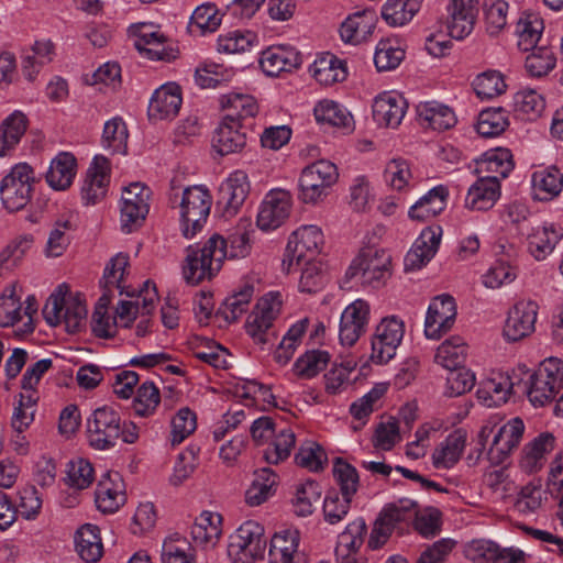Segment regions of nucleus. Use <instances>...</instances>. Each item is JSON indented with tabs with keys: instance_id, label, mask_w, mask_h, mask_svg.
Here are the masks:
<instances>
[{
	"instance_id": "39448f33",
	"label": "nucleus",
	"mask_w": 563,
	"mask_h": 563,
	"mask_svg": "<svg viewBox=\"0 0 563 563\" xmlns=\"http://www.w3.org/2000/svg\"><path fill=\"white\" fill-rule=\"evenodd\" d=\"M35 183L34 169L29 164H15L0 181V199L4 209L15 212L25 208Z\"/></svg>"
},
{
	"instance_id": "a19ab883",
	"label": "nucleus",
	"mask_w": 563,
	"mask_h": 563,
	"mask_svg": "<svg viewBox=\"0 0 563 563\" xmlns=\"http://www.w3.org/2000/svg\"><path fill=\"white\" fill-rule=\"evenodd\" d=\"M531 181L533 198L540 201L553 199L561 192L563 187V176L556 168L534 172Z\"/></svg>"
},
{
	"instance_id": "aec40b11",
	"label": "nucleus",
	"mask_w": 563,
	"mask_h": 563,
	"mask_svg": "<svg viewBox=\"0 0 563 563\" xmlns=\"http://www.w3.org/2000/svg\"><path fill=\"white\" fill-rule=\"evenodd\" d=\"M448 30L451 37L463 40L472 33L478 14V0H450Z\"/></svg>"
},
{
	"instance_id": "9d476101",
	"label": "nucleus",
	"mask_w": 563,
	"mask_h": 563,
	"mask_svg": "<svg viewBox=\"0 0 563 563\" xmlns=\"http://www.w3.org/2000/svg\"><path fill=\"white\" fill-rule=\"evenodd\" d=\"M389 266L390 255L386 251L367 249L352 262L346 277L360 276L362 284L377 288L389 277Z\"/></svg>"
},
{
	"instance_id": "20e7f679",
	"label": "nucleus",
	"mask_w": 563,
	"mask_h": 563,
	"mask_svg": "<svg viewBox=\"0 0 563 563\" xmlns=\"http://www.w3.org/2000/svg\"><path fill=\"white\" fill-rule=\"evenodd\" d=\"M87 307L78 295H66L59 286L47 299L42 310L45 321L51 327L65 323L70 333L77 332L87 317Z\"/></svg>"
},
{
	"instance_id": "49530a36",
	"label": "nucleus",
	"mask_w": 563,
	"mask_h": 563,
	"mask_svg": "<svg viewBox=\"0 0 563 563\" xmlns=\"http://www.w3.org/2000/svg\"><path fill=\"white\" fill-rule=\"evenodd\" d=\"M314 118L319 123L342 128L350 132L353 130V118L351 113L332 100H322L313 109Z\"/></svg>"
},
{
	"instance_id": "f3484780",
	"label": "nucleus",
	"mask_w": 563,
	"mask_h": 563,
	"mask_svg": "<svg viewBox=\"0 0 563 563\" xmlns=\"http://www.w3.org/2000/svg\"><path fill=\"white\" fill-rule=\"evenodd\" d=\"M538 306L533 301H519L508 312L503 334L509 342H517L534 331Z\"/></svg>"
},
{
	"instance_id": "e2e57ef3",
	"label": "nucleus",
	"mask_w": 563,
	"mask_h": 563,
	"mask_svg": "<svg viewBox=\"0 0 563 563\" xmlns=\"http://www.w3.org/2000/svg\"><path fill=\"white\" fill-rule=\"evenodd\" d=\"M508 9L505 0L484 1V21L489 35H498L507 26Z\"/></svg>"
},
{
	"instance_id": "8fccbe9b",
	"label": "nucleus",
	"mask_w": 563,
	"mask_h": 563,
	"mask_svg": "<svg viewBox=\"0 0 563 563\" xmlns=\"http://www.w3.org/2000/svg\"><path fill=\"white\" fill-rule=\"evenodd\" d=\"M467 346L461 336H451L438 347L434 360L448 369L462 366L466 360Z\"/></svg>"
},
{
	"instance_id": "ea45409f",
	"label": "nucleus",
	"mask_w": 563,
	"mask_h": 563,
	"mask_svg": "<svg viewBox=\"0 0 563 563\" xmlns=\"http://www.w3.org/2000/svg\"><path fill=\"white\" fill-rule=\"evenodd\" d=\"M519 384L510 380V377L498 375L482 382L477 389V397L487 407H498L508 400L512 388Z\"/></svg>"
},
{
	"instance_id": "6e6d98bb",
	"label": "nucleus",
	"mask_w": 563,
	"mask_h": 563,
	"mask_svg": "<svg viewBox=\"0 0 563 563\" xmlns=\"http://www.w3.org/2000/svg\"><path fill=\"white\" fill-rule=\"evenodd\" d=\"M384 177L385 181L398 191L406 190L416 185L410 164L401 158H394L387 163Z\"/></svg>"
},
{
	"instance_id": "680f3d73",
	"label": "nucleus",
	"mask_w": 563,
	"mask_h": 563,
	"mask_svg": "<svg viewBox=\"0 0 563 563\" xmlns=\"http://www.w3.org/2000/svg\"><path fill=\"white\" fill-rule=\"evenodd\" d=\"M253 292V285L246 283L239 291L225 298L221 310L224 319L229 322L236 321L247 310Z\"/></svg>"
},
{
	"instance_id": "5701e85b",
	"label": "nucleus",
	"mask_w": 563,
	"mask_h": 563,
	"mask_svg": "<svg viewBox=\"0 0 563 563\" xmlns=\"http://www.w3.org/2000/svg\"><path fill=\"white\" fill-rule=\"evenodd\" d=\"M95 501L103 514H113L124 505V484L118 472H107L101 476L96 488Z\"/></svg>"
},
{
	"instance_id": "338daca9",
	"label": "nucleus",
	"mask_w": 563,
	"mask_h": 563,
	"mask_svg": "<svg viewBox=\"0 0 563 563\" xmlns=\"http://www.w3.org/2000/svg\"><path fill=\"white\" fill-rule=\"evenodd\" d=\"M508 125L506 111L501 108L487 109L479 113L476 125L477 132L484 137H494L501 134Z\"/></svg>"
},
{
	"instance_id": "bf43d9fd",
	"label": "nucleus",
	"mask_w": 563,
	"mask_h": 563,
	"mask_svg": "<svg viewBox=\"0 0 563 563\" xmlns=\"http://www.w3.org/2000/svg\"><path fill=\"white\" fill-rule=\"evenodd\" d=\"M333 477L340 487L342 496L353 498L360 485V477L356 468L342 459H335L333 463Z\"/></svg>"
},
{
	"instance_id": "2f4dec72",
	"label": "nucleus",
	"mask_w": 563,
	"mask_h": 563,
	"mask_svg": "<svg viewBox=\"0 0 563 563\" xmlns=\"http://www.w3.org/2000/svg\"><path fill=\"white\" fill-rule=\"evenodd\" d=\"M499 196L500 184L495 178L479 177L467 191L465 207L471 210H488L494 207Z\"/></svg>"
},
{
	"instance_id": "c85d7f7f",
	"label": "nucleus",
	"mask_w": 563,
	"mask_h": 563,
	"mask_svg": "<svg viewBox=\"0 0 563 563\" xmlns=\"http://www.w3.org/2000/svg\"><path fill=\"white\" fill-rule=\"evenodd\" d=\"M449 190L439 185L423 195L408 211L411 220L424 222L440 214L446 207Z\"/></svg>"
},
{
	"instance_id": "7c9ffc66",
	"label": "nucleus",
	"mask_w": 563,
	"mask_h": 563,
	"mask_svg": "<svg viewBox=\"0 0 563 563\" xmlns=\"http://www.w3.org/2000/svg\"><path fill=\"white\" fill-rule=\"evenodd\" d=\"M276 312L267 301L260 302L249 316L245 329L255 343L266 344L274 336L272 330Z\"/></svg>"
},
{
	"instance_id": "4c0bfd02",
	"label": "nucleus",
	"mask_w": 563,
	"mask_h": 563,
	"mask_svg": "<svg viewBox=\"0 0 563 563\" xmlns=\"http://www.w3.org/2000/svg\"><path fill=\"white\" fill-rule=\"evenodd\" d=\"M310 71L314 79L324 86H331L346 79L347 70L344 60L327 53L314 60Z\"/></svg>"
},
{
	"instance_id": "a878e982",
	"label": "nucleus",
	"mask_w": 563,
	"mask_h": 563,
	"mask_svg": "<svg viewBox=\"0 0 563 563\" xmlns=\"http://www.w3.org/2000/svg\"><path fill=\"white\" fill-rule=\"evenodd\" d=\"M247 136L242 131L241 122L224 117L212 137L213 148L222 156L240 153L246 146Z\"/></svg>"
},
{
	"instance_id": "58836bf2",
	"label": "nucleus",
	"mask_w": 563,
	"mask_h": 563,
	"mask_svg": "<svg viewBox=\"0 0 563 563\" xmlns=\"http://www.w3.org/2000/svg\"><path fill=\"white\" fill-rule=\"evenodd\" d=\"M75 545L78 555L87 563H95L100 560L103 545L99 536V528L86 523L75 533Z\"/></svg>"
},
{
	"instance_id": "b1692460",
	"label": "nucleus",
	"mask_w": 563,
	"mask_h": 563,
	"mask_svg": "<svg viewBox=\"0 0 563 563\" xmlns=\"http://www.w3.org/2000/svg\"><path fill=\"white\" fill-rule=\"evenodd\" d=\"M408 108L407 100L399 93L386 91L377 96L373 103V119L386 128H397Z\"/></svg>"
},
{
	"instance_id": "2eb2a0df",
	"label": "nucleus",
	"mask_w": 563,
	"mask_h": 563,
	"mask_svg": "<svg viewBox=\"0 0 563 563\" xmlns=\"http://www.w3.org/2000/svg\"><path fill=\"white\" fill-rule=\"evenodd\" d=\"M456 305L452 296L443 294L432 299L424 320V334L428 339L439 340L449 332L456 318Z\"/></svg>"
},
{
	"instance_id": "864d4df0",
	"label": "nucleus",
	"mask_w": 563,
	"mask_h": 563,
	"mask_svg": "<svg viewBox=\"0 0 563 563\" xmlns=\"http://www.w3.org/2000/svg\"><path fill=\"white\" fill-rule=\"evenodd\" d=\"M128 128L120 117H114L104 123L102 146L111 153L125 154L128 147Z\"/></svg>"
},
{
	"instance_id": "412c9836",
	"label": "nucleus",
	"mask_w": 563,
	"mask_h": 563,
	"mask_svg": "<svg viewBox=\"0 0 563 563\" xmlns=\"http://www.w3.org/2000/svg\"><path fill=\"white\" fill-rule=\"evenodd\" d=\"M523 431L525 424L520 418H514L500 427L487 452L489 462L495 465L504 463L510 452L520 443Z\"/></svg>"
},
{
	"instance_id": "423d86ee",
	"label": "nucleus",
	"mask_w": 563,
	"mask_h": 563,
	"mask_svg": "<svg viewBox=\"0 0 563 563\" xmlns=\"http://www.w3.org/2000/svg\"><path fill=\"white\" fill-rule=\"evenodd\" d=\"M562 388V362L555 357L543 361L525 385V391L533 406H544L553 400Z\"/></svg>"
},
{
	"instance_id": "f704fd0d",
	"label": "nucleus",
	"mask_w": 563,
	"mask_h": 563,
	"mask_svg": "<svg viewBox=\"0 0 563 563\" xmlns=\"http://www.w3.org/2000/svg\"><path fill=\"white\" fill-rule=\"evenodd\" d=\"M221 525L222 517L220 514L202 511L191 526L190 536L192 541L201 547L216 545L222 533Z\"/></svg>"
},
{
	"instance_id": "9b49d317",
	"label": "nucleus",
	"mask_w": 563,
	"mask_h": 563,
	"mask_svg": "<svg viewBox=\"0 0 563 563\" xmlns=\"http://www.w3.org/2000/svg\"><path fill=\"white\" fill-rule=\"evenodd\" d=\"M292 198L285 189L268 191L258 209L256 224L263 231L275 230L283 225L290 216Z\"/></svg>"
},
{
	"instance_id": "c03bdc74",
	"label": "nucleus",
	"mask_w": 563,
	"mask_h": 563,
	"mask_svg": "<svg viewBox=\"0 0 563 563\" xmlns=\"http://www.w3.org/2000/svg\"><path fill=\"white\" fill-rule=\"evenodd\" d=\"M555 438L544 432L533 439L523 449V456L521 459V466L527 472H536L542 465V460L545 454L554 449Z\"/></svg>"
},
{
	"instance_id": "7ed1b4c3",
	"label": "nucleus",
	"mask_w": 563,
	"mask_h": 563,
	"mask_svg": "<svg viewBox=\"0 0 563 563\" xmlns=\"http://www.w3.org/2000/svg\"><path fill=\"white\" fill-rule=\"evenodd\" d=\"M170 206L179 209L180 225L185 238L190 239L200 231L210 213L212 198L203 186H191L183 190L181 195L170 197Z\"/></svg>"
},
{
	"instance_id": "37998d69",
	"label": "nucleus",
	"mask_w": 563,
	"mask_h": 563,
	"mask_svg": "<svg viewBox=\"0 0 563 563\" xmlns=\"http://www.w3.org/2000/svg\"><path fill=\"white\" fill-rule=\"evenodd\" d=\"M27 129V119L21 111L11 113L0 125V157L14 148Z\"/></svg>"
},
{
	"instance_id": "603ef678",
	"label": "nucleus",
	"mask_w": 563,
	"mask_h": 563,
	"mask_svg": "<svg viewBox=\"0 0 563 563\" xmlns=\"http://www.w3.org/2000/svg\"><path fill=\"white\" fill-rule=\"evenodd\" d=\"M543 31L542 20L533 13H523L516 26V33L519 37L518 47L523 52L537 48Z\"/></svg>"
},
{
	"instance_id": "69168bd1",
	"label": "nucleus",
	"mask_w": 563,
	"mask_h": 563,
	"mask_svg": "<svg viewBox=\"0 0 563 563\" xmlns=\"http://www.w3.org/2000/svg\"><path fill=\"white\" fill-rule=\"evenodd\" d=\"M256 43V35L250 31H230L218 37V51L227 54H238L251 49Z\"/></svg>"
},
{
	"instance_id": "3c124183",
	"label": "nucleus",
	"mask_w": 563,
	"mask_h": 563,
	"mask_svg": "<svg viewBox=\"0 0 563 563\" xmlns=\"http://www.w3.org/2000/svg\"><path fill=\"white\" fill-rule=\"evenodd\" d=\"M405 58V49L396 38L380 40L375 49L374 64L378 71L396 69Z\"/></svg>"
},
{
	"instance_id": "79ce46f5",
	"label": "nucleus",
	"mask_w": 563,
	"mask_h": 563,
	"mask_svg": "<svg viewBox=\"0 0 563 563\" xmlns=\"http://www.w3.org/2000/svg\"><path fill=\"white\" fill-rule=\"evenodd\" d=\"M417 113L423 122L433 130H448L456 123V118L451 108L437 101L420 102Z\"/></svg>"
},
{
	"instance_id": "0eeeda50",
	"label": "nucleus",
	"mask_w": 563,
	"mask_h": 563,
	"mask_svg": "<svg viewBox=\"0 0 563 563\" xmlns=\"http://www.w3.org/2000/svg\"><path fill=\"white\" fill-rule=\"evenodd\" d=\"M338 176V168L333 163L325 159L312 163L301 173L299 198L305 203L322 200L328 195L329 188L335 184Z\"/></svg>"
},
{
	"instance_id": "f257e3e1",
	"label": "nucleus",
	"mask_w": 563,
	"mask_h": 563,
	"mask_svg": "<svg viewBox=\"0 0 563 563\" xmlns=\"http://www.w3.org/2000/svg\"><path fill=\"white\" fill-rule=\"evenodd\" d=\"M88 441L96 450L113 448L119 438L133 444L139 440V427L122 420L120 412L112 406L97 408L87 420Z\"/></svg>"
},
{
	"instance_id": "393cba45",
	"label": "nucleus",
	"mask_w": 563,
	"mask_h": 563,
	"mask_svg": "<svg viewBox=\"0 0 563 563\" xmlns=\"http://www.w3.org/2000/svg\"><path fill=\"white\" fill-rule=\"evenodd\" d=\"M260 64L267 76L277 77L282 73L298 68L301 64V55L291 46H272L262 53Z\"/></svg>"
},
{
	"instance_id": "f8f14e48",
	"label": "nucleus",
	"mask_w": 563,
	"mask_h": 563,
	"mask_svg": "<svg viewBox=\"0 0 563 563\" xmlns=\"http://www.w3.org/2000/svg\"><path fill=\"white\" fill-rule=\"evenodd\" d=\"M250 192L249 177L243 170H235L221 184L217 209L225 219L238 214Z\"/></svg>"
},
{
	"instance_id": "4468645a",
	"label": "nucleus",
	"mask_w": 563,
	"mask_h": 563,
	"mask_svg": "<svg viewBox=\"0 0 563 563\" xmlns=\"http://www.w3.org/2000/svg\"><path fill=\"white\" fill-rule=\"evenodd\" d=\"M323 234L317 225H303L296 230L289 238L285 257L289 260V266L296 262L309 263L321 251Z\"/></svg>"
},
{
	"instance_id": "cd10ccee",
	"label": "nucleus",
	"mask_w": 563,
	"mask_h": 563,
	"mask_svg": "<svg viewBox=\"0 0 563 563\" xmlns=\"http://www.w3.org/2000/svg\"><path fill=\"white\" fill-rule=\"evenodd\" d=\"M183 103L180 87L169 82L161 86L153 93L148 115L156 120H168L175 118Z\"/></svg>"
},
{
	"instance_id": "4be33fe9",
	"label": "nucleus",
	"mask_w": 563,
	"mask_h": 563,
	"mask_svg": "<svg viewBox=\"0 0 563 563\" xmlns=\"http://www.w3.org/2000/svg\"><path fill=\"white\" fill-rule=\"evenodd\" d=\"M442 236V228L428 227L422 230L411 250L405 257L406 271L420 269L435 255Z\"/></svg>"
},
{
	"instance_id": "0e129e2a",
	"label": "nucleus",
	"mask_w": 563,
	"mask_h": 563,
	"mask_svg": "<svg viewBox=\"0 0 563 563\" xmlns=\"http://www.w3.org/2000/svg\"><path fill=\"white\" fill-rule=\"evenodd\" d=\"M320 497L321 489L317 482L307 481L299 485L292 499L295 514L300 517L310 516L313 512V505Z\"/></svg>"
},
{
	"instance_id": "a211bd4d",
	"label": "nucleus",
	"mask_w": 563,
	"mask_h": 563,
	"mask_svg": "<svg viewBox=\"0 0 563 563\" xmlns=\"http://www.w3.org/2000/svg\"><path fill=\"white\" fill-rule=\"evenodd\" d=\"M110 183V163L107 157L95 156L89 166L82 187L81 199L85 205H96L103 199Z\"/></svg>"
},
{
	"instance_id": "dca6fc26",
	"label": "nucleus",
	"mask_w": 563,
	"mask_h": 563,
	"mask_svg": "<svg viewBox=\"0 0 563 563\" xmlns=\"http://www.w3.org/2000/svg\"><path fill=\"white\" fill-rule=\"evenodd\" d=\"M366 534L367 526L363 518L350 522L338 536L334 550L336 563H366V559L358 553Z\"/></svg>"
},
{
	"instance_id": "c756f323",
	"label": "nucleus",
	"mask_w": 563,
	"mask_h": 563,
	"mask_svg": "<svg viewBox=\"0 0 563 563\" xmlns=\"http://www.w3.org/2000/svg\"><path fill=\"white\" fill-rule=\"evenodd\" d=\"M563 238V229L554 223H544L534 228L528 235V250L537 260L542 261L550 255Z\"/></svg>"
},
{
	"instance_id": "a18cd8bd",
	"label": "nucleus",
	"mask_w": 563,
	"mask_h": 563,
	"mask_svg": "<svg viewBox=\"0 0 563 563\" xmlns=\"http://www.w3.org/2000/svg\"><path fill=\"white\" fill-rule=\"evenodd\" d=\"M422 0H387L382 8V18L390 26H402L417 14Z\"/></svg>"
},
{
	"instance_id": "c9c22d12",
	"label": "nucleus",
	"mask_w": 563,
	"mask_h": 563,
	"mask_svg": "<svg viewBox=\"0 0 563 563\" xmlns=\"http://www.w3.org/2000/svg\"><path fill=\"white\" fill-rule=\"evenodd\" d=\"M76 166V158L71 153L60 152L51 162L46 173L47 184L55 190H65L73 183Z\"/></svg>"
},
{
	"instance_id": "1a4fd4ad",
	"label": "nucleus",
	"mask_w": 563,
	"mask_h": 563,
	"mask_svg": "<svg viewBox=\"0 0 563 563\" xmlns=\"http://www.w3.org/2000/svg\"><path fill=\"white\" fill-rule=\"evenodd\" d=\"M152 190L142 183H132L121 196V230L131 233L143 225L150 211Z\"/></svg>"
},
{
	"instance_id": "13d9d810",
	"label": "nucleus",
	"mask_w": 563,
	"mask_h": 563,
	"mask_svg": "<svg viewBox=\"0 0 563 563\" xmlns=\"http://www.w3.org/2000/svg\"><path fill=\"white\" fill-rule=\"evenodd\" d=\"M385 393L384 387H374L366 395L355 400L350 407V413L356 421L352 424L354 431L361 430L374 411L376 402Z\"/></svg>"
},
{
	"instance_id": "de8ad7c7",
	"label": "nucleus",
	"mask_w": 563,
	"mask_h": 563,
	"mask_svg": "<svg viewBox=\"0 0 563 563\" xmlns=\"http://www.w3.org/2000/svg\"><path fill=\"white\" fill-rule=\"evenodd\" d=\"M330 358L328 351L309 350L296 360L292 372L300 379H311L325 369Z\"/></svg>"
},
{
	"instance_id": "5fc2aeb1",
	"label": "nucleus",
	"mask_w": 563,
	"mask_h": 563,
	"mask_svg": "<svg viewBox=\"0 0 563 563\" xmlns=\"http://www.w3.org/2000/svg\"><path fill=\"white\" fill-rule=\"evenodd\" d=\"M33 55L23 58V73L29 80L37 74L40 67L51 63L55 55V46L51 40L35 41L32 46Z\"/></svg>"
},
{
	"instance_id": "6ab92c4d",
	"label": "nucleus",
	"mask_w": 563,
	"mask_h": 563,
	"mask_svg": "<svg viewBox=\"0 0 563 563\" xmlns=\"http://www.w3.org/2000/svg\"><path fill=\"white\" fill-rule=\"evenodd\" d=\"M300 533L296 529L276 532L271 539L268 563H308L306 553L299 550Z\"/></svg>"
},
{
	"instance_id": "72a5a7b5",
	"label": "nucleus",
	"mask_w": 563,
	"mask_h": 563,
	"mask_svg": "<svg viewBox=\"0 0 563 563\" xmlns=\"http://www.w3.org/2000/svg\"><path fill=\"white\" fill-rule=\"evenodd\" d=\"M512 155L507 148H495L486 152L477 162V172L483 178H495L497 183L506 178L512 170Z\"/></svg>"
},
{
	"instance_id": "774afa93",
	"label": "nucleus",
	"mask_w": 563,
	"mask_h": 563,
	"mask_svg": "<svg viewBox=\"0 0 563 563\" xmlns=\"http://www.w3.org/2000/svg\"><path fill=\"white\" fill-rule=\"evenodd\" d=\"M161 402L159 389L152 382L143 383L133 400V410L140 417L152 416Z\"/></svg>"
},
{
	"instance_id": "09e8293b",
	"label": "nucleus",
	"mask_w": 563,
	"mask_h": 563,
	"mask_svg": "<svg viewBox=\"0 0 563 563\" xmlns=\"http://www.w3.org/2000/svg\"><path fill=\"white\" fill-rule=\"evenodd\" d=\"M221 106L231 117L240 122L241 119L254 118L258 112L255 98L247 93L230 92L221 97Z\"/></svg>"
},
{
	"instance_id": "4d7b16f0",
	"label": "nucleus",
	"mask_w": 563,
	"mask_h": 563,
	"mask_svg": "<svg viewBox=\"0 0 563 563\" xmlns=\"http://www.w3.org/2000/svg\"><path fill=\"white\" fill-rule=\"evenodd\" d=\"M266 540L264 527L256 521H245L230 538L228 555H239L243 547Z\"/></svg>"
},
{
	"instance_id": "052dcab7",
	"label": "nucleus",
	"mask_w": 563,
	"mask_h": 563,
	"mask_svg": "<svg viewBox=\"0 0 563 563\" xmlns=\"http://www.w3.org/2000/svg\"><path fill=\"white\" fill-rule=\"evenodd\" d=\"M515 111L528 120L537 119L544 110L543 97L533 89H523L514 97Z\"/></svg>"
},
{
	"instance_id": "bb28decb",
	"label": "nucleus",
	"mask_w": 563,
	"mask_h": 563,
	"mask_svg": "<svg viewBox=\"0 0 563 563\" xmlns=\"http://www.w3.org/2000/svg\"><path fill=\"white\" fill-rule=\"evenodd\" d=\"M376 21L377 18L373 10L356 11L341 23L340 36L346 44L358 45L372 36Z\"/></svg>"
},
{
	"instance_id": "e433bc0d",
	"label": "nucleus",
	"mask_w": 563,
	"mask_h": 563,
	"mask_svg": "<svg viewBox=\"0 0 563 563\" xmlns=\"http://www.w3.org/2000/svg\"><path fill=\"white\" fill-rule=\"evenodd\" d=\"M278 476L271 468H261L254 472V478L245 492V503L260 506L267 501L276 492Z\"/></svg>"
},
{
	"instance_id": "473e14b6",
	"label": "nucleus",
	"mask_w": 563,
	"mask_h": 563,
	"mask_svg": "<svg viewBox=\"0 0 563 563\" xmlns=\"http://www.w3.org/2000/svg\"><path fill=\"white\" fill-rule=\"evenodd\" d=\"M466 444V432L462 429L451 432L434 450L432 462L437 468H451L461 459Z\"/></svg>"
},
{
	"instance_id": "ddd939ff",
	"label": "nucleus",
	"mask_w": 563,
	"mask_h": 563,
	"mask_svg": "<svg viewBox=\"0 0 563 563\" xmlns=\"http://www.w3.org/2000/svg\"><path fill=\"white\" fill-rule=\"evenodd\" d=\"M371 306L366 300L356 299L341 313L339 340L343 346H353L367 331Z\"/></svg>"
},
{
	"instance_id": "f03ea898",
	"label": "nucleus",
	"mask_w": 563,
	"mask_h": 563,
	"mask_svg": "<svg viewBox=\"0 0 563 563\" xmlns=\"http://www.w3.org/2000/svg\"><path fill=\"white\" fill-rule=\"evenodd\" d=\"M223 238L214 234L203 244L189 245L186 249L183 275L188 284L197 285L211 279L220 269L224 257Z\"/></svg>"
},
{
	"instance_id": "6e6552de",
	"label": "nucleus",
	"mask_w": 563,
	"mask_h": 563,
	"mask_svg": "<svg viewBox=\"0 0 563 563\" xmlns=\"http://www.w3.org/2000/svg\"><path fill=\"white\" fill-rule=\"evenodd\" d=\"M405 335V323L396 317L383 318L375 327L371 338V360L375 364H387L396 355Z\"/></svg>"
}]
</instances>
